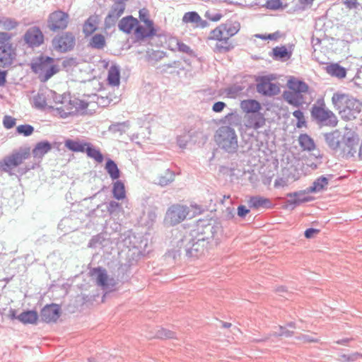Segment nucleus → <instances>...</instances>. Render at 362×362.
Returning <instances> with one entry per match:
<instances>
[{"label":"nucleus","mask_w":362,"mask_h":362,"mask_svg":"<svg viewBox=\"0 0 362 362\" xmlns=\"http://www.w3.org/2000/svg\"><path fill=\"white\" fill-rule=\"evenodd\" d=\"M209 237L204 236L196 230L180 235L177 242V252L187 257H198L204 253L208 245Z\"/></svg>","instance_id":"1"},{"label":"nucleus","mask_w":362,"mask_h":362,"mask_svg":"<svg viewBox=\"0 0 362 362\" xmlns=\"http://www.w3.org/2000/svg\"><path fill=\"white\" fill-rule=\"evenodd\" d=\"M123 235L124 236L123 240L124 245L130 248L125 261L124 262H122L118 267L119 274L124 275L127 274L131 267L137 262V258H135L134 256L136 255V257L144 256L147 252L146 247H147L148 243L146 238L141 236L137 238L134 234L132 233L131 231H128Z\"/></svg>","instance_id":"2"},{"label":"nucleus","mask_w":362,"mask_h":362,"mask_svg":"<svg viewBox=\"0 0 362 362\" xmlns=\"http://www.w3.org/2000/svg\"><path fill=\"white\" fill-rule=\"evenodd\" d=\"M332 102L341 117L346 121L356 119L362 110V103L347 94L335 93Z\"/></svg>","instance_id":"3"},{"label":"nucleus","mask_w":362,"mask_h":362,"mask_svg":"<svg viewBox=\"0 0 362 362\" xmlns=\"http://www.w3.org/2000/svg\"><path fill=\"white\" fill-rule=\"evenodd\" d=\"M310 117L320 127H335L338 124L337 117L326 106L322 98H318L312 105Z\"/></svg>","instance_id":"4"},{"label":"nucleus","mask_w":362,"mask_h":362,"mask_svg":"<svg viewBox=\"0 0 362 362\" xmlns=\"http://www.w3.org/2000/svg\"><path fill=\"white\" fill-rule=\"evenodd\" d=\"M30 68L41 82H46L59 71L51 57L40 55L33 59Z\"/></svg>","instance_id":"5"},{"label":"nucleus","mask_w":362,"mask_h":362,"mask_svg":"<svg viewBox=\"0 0 362 362\" xmlns=\"http://www.w3.org/2000/svg\"><path fill=\"white\" fill-rule=\"evenodd\" d=\"M215 141L218 147L228 153L237 151L238 136L235 131L230 126H221L215 133Z\"/></svg>","instance_id":"6"},{"label":"nucleus","mask_w":362,"mask_h":362,"mask_svg":"<svg viewBox=\"0 0 362 362\" xmlns=\"http://www.w3.org/2000/svg\"><path fill=\"white\" fill-rule=\"evenodd\" d=\"M11 34L0 32V67L10 68L17 57L16 46L11 42Z\"/></svg>","instance_id":"7"},{"label":"nucleus","mask_w":362,"mask_h":362,"mask_svg":"<svg viewBox=\"0 0 362 362\" xmlns=\"http://www.w3.org/2000/svg\"><path fill=\"white\" fill-rule=\"evenodd\" d=\"M359 142L358 134L352 129H346L341 136L340 153L346 158L354 157Z\"/></svg>","instance_id":"8"},{"label":"nucleus","mask_w":362,"mask_h":362,"mask_svg":"<svg viewBox=\"0 0 362 362\" xmlns=\"http://www.w3.org/2000/svg\"><path fill=\"white\" fill-rule=\"evenodd\" d=\"M30 155V150L28 148L13 152L0 160V170L11 174V170L20 165Z\"/></svg>","instance_id":"9"},{"label":"nucleus","mask_w":362,"mask_h":362,"mask_svg":"<svg viewBox=\"0 0 362 362\" xmlns=\"http://www.w3.org/2000/svg\"><path fill=\"white\" fill-rule=\"evenodd\" d=\"M76 45V38L71 32H65L56 35L52 40V45L54 50L65 53L72 50Z\"/></svg>","instance_id":"10"},{"label":"nucleus","mask_w":362,"mask_h":362,"mask_svg":"<svg viewBox=\"0 0 362 362\" xmlns=\"http://www.w3.org/2000/svg\"><path fill=\"white\" fill-rule=\"evenodd\" d=\"M240 25L238 21H228L222 23L210 33V38L223 37L229 40L238 33Z\"/></svg>","instance_id":"11"},{"label":"nucleus","mask_w":362,"mask_h":362,"mask_svg":"<svg viewBox=\"0 0 362 362\" xmlns=\"http://www.w3.org/2000/svg\"><path fill=\"white\" fill-rule=\"evenodd\" d=\"M69 16L61 10L52 12L47 18V28L53 32L65 30L69 24Z\"/></svg>","instance_id":"12"},{"label":"nucleus","mask_w":362,"mask_h":362,"mask_svg":"<svg viewBox=\"0 0 362 362\" xmlns=\"http://www.w3.org/2000/svg\"><path fill=\"white\" fill-rule=\"evenodd\" d=\"M91 276L95 277L96 284L103 290H112L115 286V281L112 278H109L107 271L100 267L92 269L90 271Z\"/></svg>","instance_id":"13"},{"label":"nucleus","mask_w":362,"mask_h":362,"mask_svg":"<svg viewBox=\"0 0 362 362\" xmlns=\"http://www.w3.org/2000/svg\"><path fill=\"white\" fill-rule=\"evenodd\" d=\"M272 78L269 76H259L256 79L257 91L265 96H274L280 92L279 87L271 82Z\"/></svg>","instance_id":"14"},{"label":"nucleus","mask_w":362,"mask_h":362,"mask_svg":"<svg viewBox=\"0 0 362 362\" xmlns=\"http://www.w3.org/2000/svg\"><path fill=\"white\" fill-rule=\"evenodd\" d=\"M188 214V208L182 205H173L167 211L165 221L172 226L184 221Z\"/></svg>","instance_id":"15"},{"label":"nucleus","mask_w":362,"mask_h":362,"mask_svg":"<svg viewBox=\"0 0 362 362\" xmlns=\"http://www.w3.org/2000/svg\"><path fill=\"white\" fill-rule=\"evenodd\" d=\"M61 315L62 309L60 305L56 303H51L46 305L42 308L40 317L42 322L52 323L57 322Z\"/></svg>","instance_id":"16"},{"label":"nucleus","mask_w":362,"mask_h":362,"mask_svg":"<svg viewBox=\"0 0 362 362\" xmlns=\"http://www.w3.org/2000/svg\"><path fill=\"white\" fill-rule=\"evenodd\" d=\"M51 149L52 145L48 141H42L37 143L32 151V154L34 158L37 161V163L33 164L31 166L26 167L24 173H26L31 169H35L36 167H37L45 155L47 154Z\"/></svg>","instance_id":"17"},{"label":"nucleus","mask_w":362,"mask_h":362,"mask_svg":"<svg viewBox=\"0 0 362 362\" xmlns=\"http://www.w3.org/2000/svg\"><path fill=\"white\" fill-rule=\"evenodd\" d=\"M56 95V92L46 88L40 89L37 95L33 97V107L37 110H43L47 106V103L50 100V97Z\"/></svg>","instance_id":"18"},{"label":"nucleus","mask_w":362,"mask_h":362,"mask_svg":"<svg viewBox=\"0 0 362 362\" xmlns=\"http://www.w3.org/2000/svg\"><path fill=\"white\" fill-rule=\"evenodd\" d=\"M23 40L29 47H36L43 43L44 35L38 27L33 26L25 32L23 35Z\"/></svg>","instance_id":"19"},{"label":"nucleus","mask_w":362,"mask_h":362,"mask_svg":"<svg viewBox=\"0 0 362 362\" xmlns=\"http://www.w3.org/2000/svg\"><path fill=\"white\" fill-rule=\"evenodd\" d=\"M182 21L184 23H192L195 28H204L209 25V23L203 20L197 11L186 12Z\"/></svg>","instance_id":"20"},{"label":"nucleus","mask_w":362,"mask_h":362,"mask_svg":"<svg viewBox=\"0 0 362 362\" xmlns=\"http://www.w3.org/2000/svg\"><path fill=\"white\" fill-rule=\"evenodd\" d=\"M284 100L289 105L300 107L305 103L303 95L291 91L290 90H284L282 94Z\"/></svg>","instance_id":"21"},{"label":"nucleus","mask_w":362,"mask_h":362,"mask_svg":"<svg viewBox=\"0 0 362 362\" xmlns=\"http://www.w3.org/2000/svg\"><path fill=\"white\" fill-rule=\"evenodd\" d=\"M325 139L327 146L333 151L337 152L341 150V135L338 130L325 134Z\"/></svg>","instance_id":"22"},{"label":"nucleus","mask_w":362,"mask_h":362,"mask_svg":"<svg viewBox=\"0 0 362 362\" xmlns=\"http://www.w3.org/2000/svg\"><path fill=\"white\" fill-rule=\"evenodd\" d=\"M287 86L290 90L301 95L307 93L309 90V86L305 82L293 76L288 80Z\"/></svg>","instance_id":"23"},{"label":"nucleus","mask_w":362,"mask_h":362,"mask_svg":"<svg viewBox=\"0 0 362 362\" xmlns=\"http://www.w3.org/2000/svg\"><path fill=\"white\" fill-rule=\"evenodd\" d=\"M248 204L250 208L259 209H272L273 206L272 202L268 198H265L261 196H253L251 197L248 201Z\"/></svg>","instance_id":"24"},{"label":"nucleus","mask_w":362,"mask_h":362,"mask_svg":"<svg viewBox=\"0 0 362 362\" xmlns=\"http://www.w3.org/2000/svg\"><path fill=\"white\" fill-rule=\"evenodd\" d=\"M287 197L288 199L286 200V203L288 205L293 206V207L300 204L301 203L307 202L310 200V199L306 196L305 191L288 193L287 194Z\"/></svg>","instance_id":"25"},{"label":"nucleus","mask_w":362,"mask_h":362,"mask_svg":"<svg viewBox=\"0 0 362 362\" xmlns=\"http://www.w3.org/2000/svg\"><path fill=\"white\" fill-rule=\"evenodd\" d=\"M208 39L217 40L214 47V51L218 53H226L232 50L235 47L231 41L224 39L223 37L210 38L209 35Z\"/></svg>","instance_id":"26"},{"label":"nucleus","mask_w":362,"mask_h":362,"mask_svg":"<svg viewBox=\"0 0 362 362\" xmlns=\"http://www.w3.org/2000/svg\"><path fill=\"white\" fill-rule=\"evenodd\" d=\"M134 34L138 39H144L152 37L156 34V30L153 25H146L145 28L141 25H136Z\"/></svg>","instance_id":"27"},{"label":"nucleus","mask_w":362,"mask_h":362,"mask_svg":"<svg viewBox=\"0 0 362 362\" xmlns=\"http://www.w3.org/2000/svg\"><path fill=\"white\" fill-rule=\"evenodd\" d=\"M38 318V313L34 310H24L18 315V320L24 325L36 324Z\"/></svg>","instance_id":"28"},{"label":"nucleus","mask_w":362,"mask_h":362,"mask_svg":"<svg viewBox=\"0 0 362 362\" xmlns=\"http://www.w3.org/2000/svg\"><path fill=\"white\" fill-rule=\"evenodd\" d=\"M138 24L136 18L132 16L124 17L122 18L119 23L118 27L120 30L125 33H130L132 29Z\"/></svg>","instance_id":"29"},{"label":"nucleus","mask_w":362,"mask_h":362,"mask_svg":"<svg viewBox=\"0 0 362 362\" xmlns=\"http://www.w3.org/2000/svg\"><path fill=\"white\" fill-rule=\"evenodd\" d=\"M266 119L262 114L256 112L248 117L246 126L250 128L258 129L265 124Z\"/></svg>","instance_id":"30"},{"label":"nucleus","mask_w":362,"mask_h":362,"mask_svg":"<svg viewBox=\"0 0 362 362\" xmlns=\"http://www.w3.org/2000/svg\"><path fill=\"white\" fill-rule=\"evenodd\" d=\"M240 107L245 112L254 114L259 112L261 105L256 100L250 99L243 100L240 103Z\"/></svg>","instance_id":"31"},{"label":"nucleus","mask_w":362,"mask_h":362,"mask_svg":"<svg viewBox=\"0 0 362 362\" xmlns=\"http://www.w3.org/2000/svg\"><path fill=\"white\" fill-rule=\"evenodd\" d=\"M98 19L97 16H90L83 25V33L86 36H89L97 30Z\"/></svg>","instance_id":"32"},{"label":"nucleus","mask_w":362,"mask_h":362,"mask_svg":"<svg viewBox=\"0 0 362 362\" xmlns=\"http://www.w3.org/2000/svg\"><path fill=\"white\" fill-rule=\"evenodd\" d=\"M326 71L330 76L338 78H344L346 76V69L337 63L327 66Z\"/></svg>","instance_id":"33"},{"label":"nucleus","mask_w":362,"mask_h":362,"mask_svg":"<svg viewBox=\"0 0 362 362\" xmlns=\"http://www.w3.org/2000/svg\"><path fill=\"white\" fill-rule=\"evenodd\" d=\"M149 337L167 339H175L177 338V335L176 333L173 331L163 327H156L153 334L150 335Z\"/></svg>","instance_id":"34"},{"label":"nucleus","mask_w":362,"mask_h":362,"mask_svg":"<svg viewBox=\"0 0 362 362\" xmlns=\"http://www.w3.org/2000/svg\"><path fill=\"white\" fill-rule=\"evenodd\" d=\"M108 83L111 86H119L120 83V71L117 66L112 65L108 71Z\"/></svg>","instance_id":"35"},{"label":"nucleus","mask_w":362,"mask_h":362,"mask_svg":"<svg viewBox=\"0 0 362 362\" xmlns=\"http://www.w3.org/2000/svg\"><path fill=\"white\" fill-rule=\"evenodd\" d=\"M272 53L274 59L286 60L290 59L292 56V51L288 50L285 46L273 48Z\"/></svg>","instance_id":"36"},{"label":"nucleus","mask_w":362,"mask_h":362,"mask_svg":"<svg viewBox=\"0 0 362 362\" xmlns=\"http://www.w3.org/2000/svg\"><path fill=\"white\" fill-rule=\"evenodd\" d=\"M105 168L112 180H117L120 177V171L113 160L108 159Z\"/></svg>","instance_id":"37"},{"label":"nucleus","mask_w":362,"mask_h":362,"mask_svg":"<svg viewBox=\"0 0 362 362\" xmlns=\"http://www.w3.org/2000/svg\"><path fill=\"white\" fill-rule=\"evenodd\" d=\"M130 127L129 121L122 122H116L110 124L108 127V131L112 134H119L122 135L125 133Z\"/></svg>","instance_id":"38"},{"label":"nucleus","mask_w":362,"mask_h":362,"mask_svg":"<svg viewBox=\"0 0 362 362\" xmlns=\"http://www.w3.org/2000/svg\"><path fill=\"white\" fill-rule=\"evenodd\" d=\"M329 180L325 176H320L316 179L313 185L308 188L309 192H318L322 191L328 185Z\"/></svg>","instance_id":"39"},{"label":"nucleus","mask_w":362,"mask_h":362,"mask_svg":"<svg viewBox=\"0 0 362 362\" xmlns=\"http://www.w3.org/2000/svg\"><path fill=\"white\" fill-rule=\"evenodd\" d=\"M88 143L81 142L72 139L65 141V146L74 152H85Z\"/></svg>","instance_id":"40"},{"label":"nucleus","mask_w":362,"mask_h":362,"mask_svg":"<svg viewBox=\"0 0 362 362\" xmlns=\"http://www.w3.org/2000/svg\"><path fill=\"white\" fill-rule=\"evenodd\" d=\"M197 132L195 130L190 129L187 132H185L182 135H180L177 137V143L178 146L184 148L186 147L188 142L193 141V136L197 134Z\"/></svg>","instance_id":"41"},{"label":"nucleus","mask_w":362,"mask_h":362,"mask_svg":"<svg viewBox=\"0 0 362 362\" xmlns=\"http://www.w3.org/2000/svg\"><path fill=\"white\" fill-rule=\"evenodd\" d=\"M106 45L105 36L102 34H95L90 40L89 46L93 49H103Z\"/></svg>","instance_id":"42"},{"label":"nucleus","mask_w":362,"mask_h":362,"mask_svg":"<svg viewBox=\"0 0 362 362\" xmlns=\"http://www.w3.org/2000/svg\"><path fill=\"white\" fill-rule=\"evenodd\" d=\"M112 194L114 198L122 200L125 198L126 192L124 183L121 180H117L113 184Z\"/></svg>","instance_id":"43"},{"label":"nucleus","mask_w":362,"mask_h":362,"mask_svg":"<svg viewBox=\"0 0 362 362\" xmlns=\"http://www.w3.org/2000/svg\"><path fill=\"white\" fill-rule=\"evenodd\" d=\"M299 144L303 150L313 151L315 148L313 139L306 134H300L298 139Z\"/></svg>","instance_id":"44"},{"label":"nucleus","mask_w":362,"mask_h":362,"mask_svg":"<svg viewBox=\"0 0 362 362\" xmlns=\"http://www.w3.org/2000/svg\"><path fill=\"white\" fill-rule=\"evenodd\" d=\"M175 173L170 169H167L163 174L160 175L158 177V185L161 187H165L170 184L174 181Z\"/></svg>","instance_id":"45"},{"label":"nucleus","mask_w":362,"mask_h":362,"mask_svg":"<svg viewBox=\"0 0 362 362\" xmlns=\"http://www.w3.org/2000/svg\"><path fill=\"white\" fill-rule=\"evenodd\" d=\"M85 152H86L88 157L93 158L98 163H102L103 161L104 158L101 152L88 143Z\"/></svg>","instance_id":"46"},{"label":"nucleus","mask_w":362,"mask_h":362,"mask_svg":"<svg viewBox=\"0 0 362 362\" xmlns=\"http://www.w3.org/2000/svg\"><path fill=\"white\" fill-rule=\"evenodd\" d=\"M124 9V0H117L115 3L112 6L109 13L113 14V16L119 18L123 14Z\"/></svg>","instance_id":"47"},{"label":"nucleus","mask_w":362,"mask_h":362,"mask_svg":"<svg viewBox=\"0 0 362 362\" xmlns=\"http://www.w3.org/2000/svg\"><path fill=\"white\" fill-rule=\"evenodd\" d=\"M0 24L6 30H11L16 28L18 23V22L11 18L4 17L0 20Z\"/></svg>","instance_id":"48"},{"label":"nucleus","mask_w":362,"mask_h":362,"mask_svg":"<svg viewBox=\"0 0 362 362\" xmlns=\"http://www.w3.org/2000/svg\"><path fill=\"white\" fill-rule=\"evenodd\" d=\"M34 132V127L30 124H21L17 127L16 132L24 136H30Z\"/></svg>","instance_id":"49"},{"label":"nucleus","mask_w":362,"mask_h":362,"mask_svg":"<svg viewBox=\"0 0 362 362\" xmlns=\"http://www.w3.org/2000/svg\"><path fill=\"white\" fill-rule=\"evenodd\" d=\"M293 116L297 119L296 127L302 128L306 127V120L305 119L303 112L300 110H296L293 112Z\"/></svg>","instance_id":"50"},{"label":"nucleus","mask_w":362,"mask_h":362,"mask_svg":"<svg viewBox=\"0 0 362 362\" xmlns=\"http://www.w3.org/2000/svg\"><path fill=\"white\" fill-rule=\"evenodd\" d=\"M103 236L100 234L93 236L88 243V247L95 248L103 245Z\"/></svg>","instance_id":"51"},{"label":"nucleus","mask_w":362,"mask_h":362,"mask_svg":"<svg viewBox=\"0 0 362 362\" xmlns=\"http://www.w3.org/2000/svg\"><path fill=\"white\" fill-rule=\"evenodd\" d=\"M139 17L141 21L144 22L146 25H153V21L148 18V11L146 8H142L139 12Z\"/></svg>","instance_id":"52"},{"label":"nucleus","mask_w":362,"mask_h":362,"mask_svg":"<svg viewBox=\"0 0 362 362\" xmlns=\"http://www.w3.org/2000/svg\"><path fill=\"white\" fill-rule=\"evenodd\" d=\"M340 361L342 362H354L358 359L359 357H362V354L358 352H355L351 354H341L340 356Z\"/></svg>","instance_id":"53"},{"label":"nucleus","mask_w":362,"mask_h":362,"mask_svg":"<svg viewBox=\"0 0 362 362\" xmlns=\"http://www.w3.org/2000/svg\"><path fill=\"white\" fill-rule=\"evenodd\" d=\"M74 111L76 115L79 111L84 110L88 108V103L81 100H74Z\"/></svg>","instance_id":"54"},{"label":"nucleus","mask_w":362,"mask_h":362,"mask_svg":"<svg viewBox=\"0 0 362 362\" xmlns=\"http://www.w3.org/2000/svg\"><path fill=\"white\" fill-rule=\"evenodd\" d=\"M117 20L118 18H116V16H113V14L108 13L107 16L105 18V28H110L111 27L115 25Z\"/></svg>","instance_id":"55"},{"label":"nucleus","mask_w":362,"mask_h":362,"mask_svg":"<svg viewBox=\"0 0 362 362\" xmlns=\"http://www.w3.org/2000/svg\"><path fill=\"white\" fill-rule=\"evenodd\" d=\"M3 124L6 129H11L16 124V119L11 116L6 115L3 119Z\"/></svg>","instance_id":"56"},{"label":"nucleus","mask_w":362,"mask_h":362,"mask_svg":"<svg viewBox=\"0 0 362 362\" xmlns=\"http://www.w3.org/2000/svg\"><path fill=\"white\" fill-rule=\"evenodd\" d=\"M266 6L271 10H277L282 7V2L281 0H268Z\"/></svg>","instance_id":"57"},{"label":"nucleus","mask_w":362,"mask_h":362,"mask_svg":"<svg viewBox=\"0 0 362 362\" xmlns=\"http://www.w3.org/2000/svg\"><path fill=\"white\" fill-rule=\"evenodd\" d=\"M293 334V331H290L287 329L285 327L279 326V332L274 333V335L276 337H292Z\"/></svg>","instance_id":"58"},{"label":"nucleus","mask_w":362,"mask_h":362,"mask_svg":"<svg viewBox=\"0 0 362 362\" xmlns=\"http://www.w3.org/2000/svg\"><path fill=\"white\" fill-rule=\"evenodd\" d=\"M49 108L54 110L61 118L64 119L70 116V112H66L63 106L57 107L56 108H54L52 106H49Z\"/></svg>","instance_id":"59"},{"label":"nucleus","mask_w":362,"mask_h":362,"mask_svg":"<svg viewBox=\"0 0 362 362\" xmlns=\"http://www.w3.org/2000/svg\"><path fill=\"white\" fill-rule=\"evenodd\" d=\"M119 207L120 204L115 201L110 202L107 206V211L110 214H112L115 212H116L119 209Z\"/></svg>","instance_id":"60"},{"label":"nucleus","mask_w":362,"mask_h":362,"mask_svg":"<svg viewBox=\"0 0 362 362\" xmlns=\"http://www.w3.org/2000/svg\"><path fill=\"white\" fill-rule=\"evenodd\" d=\"M205 16L211 21L217 22L222 18V14L220 13H211L209 11H206Z\"/></svg>","instance_id":"61"},{"label":"nucleus","mask_w":362,"mask_h":362,"mask_svg":"<svg viewBox=\"0 0 362 362\" xmlns=\"http://www.w3.org/2000/svg\"><path fill=\"white\" fill-rule=\"evenodd\" d=\"M64 108L66 110V112H70V115H74L75 114L74 111V103L73 100H69L68 101L66 100V103L62 104Z\"/></svg>","instance_id":"62"},{"label":"nucleus","mask_w":362,"mask_h":362,"mask_svg":"<svg viewBox=\"0 0 362 362\" xmlns=\"http://www.w3.org/2000/svg\"><path fill=\"white\" fill-rule=\"evenodd\" d=\"M226 107V104L222 101L216 102L212 106V110L214 112H221L223 109Z\"/></svg>","instance_id":"63"},{"label":"nucleus","mask_w":362,"mask_h":362,"mask_svg":"<svg viewBox=\"0 0 362 362\" xmlns=\"http://www.w3.org/2000/svg\"><path fill=\"white\" fill-rule=\"evenodd\" d=\"M177 49L180 52L186 53V54H189L192 52V49H190V47L187 45L185 44L184 42H177Z\"/></svg>","instance_id":"64"}]
</instances>
